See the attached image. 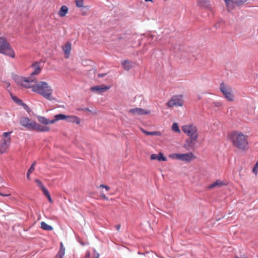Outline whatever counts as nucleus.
<instances>
[{"mask_svg":"<svg viewBox=\"0 0 258 258\" xmlns=\"http://www.w3.org/2000/svg\"><path fill=\"white\" fill-rule=\"evenodd\" d=\"M110 86H106L104 85H98V86H95L92 87L90 88V90L91 91H97L99 93H103L108 89L110 88Z\"/></svg>","mask_w":258,"mask_h":258,"instance_id":"ddd939ff","label":"nucleus"},{"mask_svg":"<svg viewBox=\"0 0 258 258\" xmlns=\"http://www.w3.org/2000/svg\"><path fill=\"white\" fill-rule=\"evenodd\" d=\"M183 100L182 96L181 95L173 96L170 100L167 103V106L168 107H173V106H182L183 105Z\"/></svg>","mask_w":258,"mask_h":258,"instance_id":"1a4fd4ad","label":"nucleus"},{"mask_svg":"<svg viewBox=\"0 0 258 258\" xmlns=\"http://www.w3.org/2000/svg\"><path fill=\"white\" fill-rule=\"evenodd\" d=\"M78 110H85V111H87L89 112H91V110H90L88 108H80V109H78Z\"/></svg>","mask_w":258,"mask_h":258,"instance_id":"ea45409f","label":"nucleus"},{"mask_svg":"<svg viewBox=\"0 0 258 258\" xmlns=\"http://www.w3.org/2000/svg\"><path fill=\"white\" fill-rule=\"evenodd\" d=\"M82 14L83 15H86V12H82Z\"/></svg>","mask_w":258,"mask_h":258,"instance_id":"09e8293b","label":"nucleus"},{"mask_svg":"<svg viewBox=\"0 0 258 258\" xmlns=\"http://www.w3.org/2000/svg\"><path fill=\"white\" fill-rule=\"evenodd\" d=\"M141 130L142 131V132L143 133H144L145 135H146L147 136L151 135V136H160L161 135V133L159 132H148V131H147L144 130L142 128H141Z\"/></svg>","mask_w":258,"mask_h":258,"instance_id":"a878e982","label":"nucleus"},{"mask_svg":"<svg viewBox=\"0 0 258 258\" xmlns=\"http://www.w3.org/2000/svg\"><path fill=\"white\" fill-rule=\"evenodd\" d=\"M235 258H248L245 255L242 254L239 256L235 255Z\"/></svg>","mask_w":258,"mask_h":258,"instance_id":"4c0bfd02","label":"nucleus"},{"mask_svg":"<svg viewBox=\"0 0 258 258\" xmlns=\"http://www.w3.org/2000/svg\"><path fill=\"white\" fill-rule=\"evenodd\" d=\"M41 226H49V225L46 224L44 222H41Z\"/></svg>","mask_w":258,"mask_h":258,"instance_id":"a18cd8bd","label":"nucleus"},{"mask_svg":"<svg viewBox=\"0 0 258 258\" xmlns=\"http://www.w3.org/2000/svg\"><path fill=\"white\" fill-rule=\"evenodd\" d=\"M66 248L62 242L60 243V248L55 258H63L65 254Z\"/></svg>","mask_w":258,"mask_h":258,"instance_id":"dca6fc26","label":"nucleus"},{"mask_svg":"<svg viewBox=\"0 0 258 258\" xmlns=\"http://www.w3.org/2000/svg\"><path fill=\"white\" fill-rule=\"evenodd\" d=\"M44 230L51 231L53 229V227H41Z\"/></svg>","mask_w":258,"mask_h":258,"instance_id":"f704fd0d","label":"nucleus"},{"mask_svg":"<svg viewBox=\"0 0 258 258\" xmlns=\"http://www.w3.org/2000/svg\"><path fill=\"white\" fill-rule=\"evenodd\" d=\"M32 67L34 69V71L31 73L30 76L28 78L18 76L15 79L18 84L23 86L25 84H31L33 82H36L34 76L38 75L41 71L40 63L36 62L32 65Z\"/></svg>","mask_w":258,"mask_h":258,"instance_id":"7ed1b4c3","label":"nucleus"},{"mask_svg":"<svg viewBox=\"0 0 258 258\" xmlns=\"http://www.w3.org/2000/svg\"><path fill=\"white\" fill-rule=\"evenodd\" d=\"M258 170V162L255 164L252 169V172L255 174H257Z\"/></svg>","mask_w":258,"mask_h":258,"instance_id":"473e14b6","label":"nucleus"},{"mask_svg":"<svg viewBox=\"0 0 258 258\" xmlns=\"http://www.w3.org/2000/svg\"><path fill=\"white\" fill-rule=\"evenodd\" d=\"M117 230H119V227H117Z\"/></svg>","mask_w":258,"mask_h":258,"instance_id":"3c124183","label":"nucleus"},{"mask_svg":"<svg viewBox=\"0 0 258 258\" xmlns=\"http://www.w3.org/2000/svg\"><path fill=\"white\" fill-rule=\"evenodd\" d=\"M151 160H156L157 159L158 161H166L167 160V158L163 156V154L161 153H159L158 154H153L151 156Z\"/></svg>","mask_w":258,"mask_h":258,"instance_id":"6ab92c4d","label":"nucleus"},{"mask_svg":"<svg viewBox=\"0 0 258 258\" xmlns=\"http://www.w3.org/2000/svg\"><path fill=\"white\" fill-rule=\"evenodd\" d=\"M38 120L41 123L44 124H52L54 123V121L52 120H49L44 116H39Z\"/></svg>","mask_w":258,"mask_h":258,"instance_id":"4be33fe9","label":"nucleus"},{"mask_svg":"<svg viewBox=\"0 0 258 258\" xmlns=\"http://www.w3.org/2000/svg\"><path fill=\"white\" fill-rule=\"evenodd\" d=\"M182 132L190 138H198V133L197 126L192 123L184 125L182 126Z\"/></svg>","mask_w":258,"mask_h":258,"instance_id":"0eeeda50","label":"nucleus"},{"mask_svg":"<svg viewBox=\"0 0 258 258\" xmlns=\"http://www.w3.org/2000/svg\"><path fill=\"white\" fill-rule=\"evenodd\" d=\"M245 2H246V0H235L234 1V3L235 4V6L239 7L242 5Z\"/></svg>","mask_w":258,"mask_h":258,"instance_id":"c85d7f7f","label":"nucleus"},{"mask_svg":"<svg viewBox=\"0 0 258 258\" xmlns=\"http://www.w3.org/2000/svg\"><path fill=\"white\" fill-rule=\"evenodd\" d=\"M62 49L64 51L66 58H69L71 50V43L69 42H67L63 47Z\"/></svg>","mask_w":258,"mask_h":258,"instance_id":"f3484780","label":"nucleus"},{"mask_svg":"<svg viewBox=\"0 0 258 258\" xmlns=\"http://www.w3.org/2000/svg\"><path fill=\"white\" fill-rule=\"evenodd\" d=\"M68 12V8L66 6H62L59 12H58V15L60 17H63L66 16V14Z\"/></svg>","mask_w":258,"mask_h":258,"instance_id":"b1692460","label":"nucleus"},{"mask_svg":"<svg viewBox=\"0 0 258 258\" xmlns=\"http://www.w3.org/2000/svg\"><path fill=\"white\" fill-rule=\"evenodd\" d=\"M146 2H152V0H145Z\"/></svg>","mask_w":258,"mask_h":258,"instance_id":"8fccbe9b","label":"nucleus"},{"mask_svg":"<svg viewBox=\"0 0 258 258\" xmlns=\"http://www.w3.org/2000/svg\"><path fill=\"white\" fill-rule=\"evenodd\" d=\"M12 97L13 100L19 105H22L23 106H27V105L25 104H24L21 100L18 99L17 97L12 96Z\"/></svg>","mask_w":258,"mask_h":258,"instance_id":"bb28decb","label":"nucleus"},{"mask_svg":"<svg viewBox=\"0 0 258 258\" xmlns=\"http://www.w3.org/2000/svg\"><path fill=\"white\" fill-rule=\"evenodd\" d=\"M225 185V183L221 181L220 180H217L215 182H214L213 183L210 184L208 188L209 189H211L213 187H221L222 185Z\"/></svg>","mask_w":258,"mask_h":258,"instance_id":"5701e85b","label":"nucleus"},{"mask_svg":"<svg viewBox=\"0 0 258 258\" xmlns=\"http://www.w3.org/2000/svg\"><path fill=\"white\" fill-rule=\"evenodd\" d=\"M197 5L200 8L210 9L211 8L210 2L209 0H197Z\"/></svg>","mask_w":258,"mask_h":258,"instance_id":"2eb2a0df","label":"nucleus"},{"mask_svg":"<svg viewBox=\"0 0 258 258\" xmlns=\"http://www.w3.org/2000/svg\"><path fill=\"white\" fill-rule=\"evenodd\" d=\"M35 181L41 190L45 187L39 179H36Z\"/></svg>","mask_w":258,"mask_h":258,"instance_id":"7c9ffc66","label":"nucleus"},{"mask_svg":"<svg viewBox=\"0 0 258 258\" xmlns=\"http://www.w3.org/2000/svg\"><path fill=\"white\" fill-rule=\"evenodd\" d=\"M128 112L131 115L137 116L149 114L151 113V111L142 108L135 107L129 109Z\"/></svg>","mask_w":258,"mask_h":258,"instance_id":"9d476101","label":"nucleus"},{"mask_svg":"<svg viewBox=\"0 0 258 258\" xmlns=\"http://www.w3.org/2000/svg\"><path fill=\"white\" fill-rule=\"evenodd\" d=\"M12 132H5L3 134V139L0 143V153H5L9 148L11 143L10 135Z\"/></svg>","mask_w":258,"mask_h":258,"instance_id":"423d86ee","label":"nucleus"},{"mask_svg":"<svg viewBox=\"0 0 258 258\" xmlns=\"http://www.w3.org/2000/svg\"><path fill=\"white\" fill-rule=\"evenodd\" d=\"M23 87L26 88H31L33 92L37 93L48 100L51 101L55 99L53 97V89L46 82L40 81L35 85L25 84Z\"/></svg>","mask_w":258,"mask_h":258,"instance_id":"f257e3e1","label":"nucleus"},{"mask_svg":"<svg viewBox=\"0 0 258 258\" xmlns=\"http://www.w3.org/2000/svg\"><path fill=\"white\" fill-rule=\"evenodd\" d=\"M99 253H97L96 255L94 256L93 257V258H99Z\"/></svg>","mask_w":258,"mask_h":258,"instance_id":"de8ad7c7","label":"nucleus"},{"mask_svg":"<svg viewBox=\"0 0 258 258\" xmlns=\"http://www.w3.org/2000/svg\"><path fill=\"white\" fill-rule=\"evenodd\" d=\"M226 4V6L227 7V10L228 11H231L234 9L235 7V4L234 3V1L233 0H224Z\"/></svg>","mask_w":258,"mask_h":258,"instance_id":"aec40b11","label":"nucleus"},{"mask_svg":"<svg viewBox=\"0 0 258 258\" xmlns=\"http://www.w3.org/2000/svg\"><path fill=\"white\" fill-rule=\"evenodd\" d=\"M198 138H189L185 140V143L183 145V148L187 150L194 149V147L196 145V141Z\"/></svg>","mask_w":258,"mask_h":258,"instance_id":"f8f14e48","label":"nucleus"},{"mask_svg":"<svg viewBox=\"0 0 258 258\" xmlns=\"http://www.w3.org/2000/svg\"><path fill=\"white\" fill-rule=\"evenodd\" d=\"M20 123L23 126L29 130H33L35 121L31 120L27 117H23L20 120Z\"/></svg>","mask_w":258,"mask_h":258,"instance_id":"9b49d317","label":"nucleus"},{"mask_svg":"<svg viewBox=\"0 0 258 258\" xmlns=\"http://www.w3.org/2000/svg\"><path fill=\"white\" fill-rule=\"evenodd\" d=\"M214 104L216 107H219L221 105V103L220 102H215Z\"/></svg>","mask_w":258,"mask_h":258,"instance_id":"58836bf2","label":"nucleus"},{"mask_svg":"<svg viewBox=\"0 0 258 258\" xmlns=\"http://www.w3.org/2000/svg\"><path fill=\"white\" fill-rule=\"evenodd\" d=\"M33 130L40 132H47L50 131V127L47 126L41 125L35 121Z\"/></svg>","mask_w":258,"mask_h":258,"instance_id":"4468645a","label":"nucleus"},{"mask_svg":"<svg viewBox=\"0 0 258 258\" xmlns=\"http://www.w3.org/2000/svg\"><path fill=\"white\" fill-rule=\"evenodd\" d=\"M34 170L33 167H30L27 173V178L29 180L30 179V175Z\"/></svg>","mask_w":258,"mask_h":258,"instance_id":"2f4dec72","label":"nucleus"},{"mask_svg":"<svg viewBox=\"0 0 258 258\" xmlns=\"http://www.w3.org/2000/svg\"><path fill=\"white\" fill-rule=\"evenodd\" d=\"M67 120L70 122L76 123L77 124L80 123V119L75 115H67Z\"/></svg>","mask_w":258,"mask_h":258,"instance_id":"412c9836","label":"nucleus"},{"mask_svg":"<svg viewBox=\"0 0 258 258\" xmlns=\"http://www.w3.org/2000/svg\"><path fill=\"white\" fill-rule=\"evenodd\" d=\"M36 164V161H34V162L32 163V164L31 165V167H33V169H35V166Z\"/></svg>","mask_w":258,"mask_h":258,"instance_id":"c03bdc74","label":"nucleus"},{"mask_svg":"<svg viewBox=\"0 0 258 258\" xmlns=\"http://www.w3.org/2000/svg\"><path fill=\"white\" fill-rule=\"evenodd\" d=\"M100 196L104 200H106V201L108 200V198L103 193L101 192V194H100Z\"/></svg>","mask_w":258,"mask_h":258,"instance_id":"e433bc0d","label":"nucleus"},{"mask_svg":"<svg viewBox=\"0 0 258 258\" xmlns=\"http://www.w3.org/2000/svg\"><path fill=\"white\" fill-rule=\"evenodd\" d=\"M121 64L125 70L129 71L133 68L134 62L128 60H124L121 62Z\"/></svg>","mask_w":258,"mask_h":258,"instance_id":"a211bd4d","label":"nucleus"},{"mask_svg":"<svg viewBox=\"0 0 258 258\" xmlns=\"http://www.w3.org/2000/svg\"><path fill=\"white\" fill-rule=\"evenodd\" d=\"M230 139L233 146L241 150H246L248 149L247 137L239 132L232 133Z\"/></svg>","mask_w":258,"mask_h":258,"instance_id":"f03ea898","label":"nucleus"},{"mask_svg":"<svg viewBox=\"0 0 258 258\" xmlns=\"http://www.w3.org/2000/svg\"><path fill=\"white\" fill-rule=\"evenodd\" d=\"M106 75V74H99L98 75V77H103Z\"/></svg>","mask_w":258,"mask_h":258,"instance_id":"79ce46f5","label":"nucleus"},{"mask_svg":"<svg viewBox=\"0 0 258 258\" xmlns=\"http://www.w3.org/2000/svg\"><path fill=\"white\" fill-rule=\"evenodd\" d=\"M172 128L174 132L176 133H180V130L177 123H173Z\"/></svg>","mask_w":258,"mask_h":258,"instance_id":"c756f323","label":"nucleus"},{"mask_svg":"<svg viewBox=\"0 0 258 258\" xmlns=\"http://www.w3.org/2000/svg\"><path fill=\"white\" fill-rule=\"evenodd\" d=\"M100 187H102V188H105V189L106 190H109L110 189V187L107 186V185H104V184H100Z\"/></svg>","mask_w":258,"mask_h":258,"instance_id":"c9c22d12","label":"nucleus"},{"mask_svg":"<svg viewBox=\"0 0 258 258\" xmlns=\"http://www.w3.org/2000/svg\"><path fill=\"white\" fill-rule=\"evenodd\" d=\"M43 194L45 195L46 197H47L50 195L49 191L46 189V188L45 187L44 188L42 189Z\"/></svg>","mask_w":258,"mask_h":258,"instance_id":"72a5a7b5","label":"nucleus"},{"mask_svg":"<svg viewBox=\"0 0 258 258\" xmlns=\"http://www.w3.org/2000/svg\"><path fill=\"white\" fill-rule=\"evenodd\" d=\"M0 53L9 56L12 58L15 57V53L10 43L6 38L0 37Z\"/></svg>","mask_w":258,"mask_h":258,"instance_id":"20e7f679","label":"nucleus"},{"mask_svg":"<svg viewBox=\"0 0 258 258\" xmlns=\"http://www.w3.org/2000/svg\"><path fill=\"white\" fill-rule=\"evenodd\" d=\"M46 197L47 198L48 200L49 201V202L50 203H53V201H52V199H51V197H50V195H49V196H47V197Z\"/></svg>","mask_w":258,"mask_h":258,"instance_id":"a19ab883","label":"nucleus"},{"mask_svg":"<svg viewBox=\"0 0 258 258\" xmlns=\"http://www.w3.org/2000/svg\"><path fill=\"white\" fill-rule=\"evenodd\" d=\"M75 4L78 8L83 7L84 6V0H75Z\"/></svg>","mask_w":258,"mask_h":258,"instance_id":"cd10ccee","label":"nucleus"},{"mask_svg":"<svg viewBox=\"0 0 258 258\" xmlns=\"http://www.w3.org/2000/svg\"><path fill=\"white\" fill-rule=\"evenodd\" d=\"M67 115L62 114H58L54 116V119L52 120L54 121V123L59 120H67Z\"/></svg>","mask_w":258,"mask_h":258,"instance_id":"393cba45","label":"nucleus"},{"mask_svg":"<svg viewBox=\"0 0 258 258\" xmlns=\"http://www.w3.org/2000/svg\"><path fill=\"white\" fill-rule=\"evenodd\" d=\"M0 195L4 197H9L10 196V194H3L1 192H0Z\"/></svg>","mask_w":258,"mask_h":258,"instance_id":"37998d69","label":"nucleus"},{"mask_svg":"<svg viewBox=\"0 0 258 258\" xmlns=\"http://www.w3.org/2000/svg\"><path fill=\"white\" fill-rule=\"evenodd\" d=\"M169 157L173 159H177L185 162H190L194 159L196 158V157L191 152L184 154L174 153L170 154Z\"/></svg>","mask_w":258,"mask_h":258,"instance_id":"39448f33","label":"nucleus"},{"mask_svg":"<svg viewBox=\"0 0 258 258\" xmlns=\"http://www.w3.org/2000/svg\"><path fill=\"white\" fill-rule=\"evenodd\" d=\"M220 89L228 101H233L234 100L233 91L230 87L226 86L223 83H221Z\"/></svg>","mask_w":258,"mask_h":258,"instance_id":"6e6552de","label":"nucleus"},{"mask_svg":"<svg viewBox=\"0 0 258 258\" xmlns=\"http://www.w3.org/2000/svg\"><path fill=\"white\" fill-rule=\"evenodd\" d=\"M90 255V252H88L87 253H86V256L87 257H89Z\"/></svg>","mask_w":258,"mask_h":258,"instance_id":"49530a36","label":"nucleus"}]
</instances>
